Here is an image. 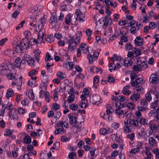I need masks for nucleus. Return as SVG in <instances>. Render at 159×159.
<instances>
[{"label":"nucleus","mask_w":159,"mask_h":159,"mask_svg":"<svg viewBox=\"0 0 159 159\" xmlns=\"http://www.w3.org/2000/svg\"><path fill=\"white\" fill-rule=\"evenodd\" d=\"M108 130H107L105 128H103L101 129L100 130L99 132L100 134H101L103 135H105L107 134Z\"/></svg>","instance_id":"32"},{"label":"nucleus","mask_w":159,"mask_h":159,"mask_svg":"<svg viewBox=\"0 0 159 159\" xmlns=\"http://www.w3.org/2000/svg\"><path fill=\"white\" fill-rule=\"evenodd\" d=\"M107 81L109 83H114L115 82V79L113 77L109 76L108 77Z\"/></svg>","instance_id":"56"},{"label":"nucleus","mask_w":159,"mask_h":159,"mask_svg":"<svg viewBox=\"0 0 159 159\" xmlns=\"http://www.w3.org/2000/svg\"><path fill=\"white\" fill-rule=\"evenodd\" d=\"M158 103H159V101L157 99L154 101L153 102H152L151 104V108L156 110V107H157L158 106Z\"/></svg>","instance_id":"15"},{"label":"nucleus","mask_w":159,"mask_h":159,"mask_svg":"<svg viewBox=\"0 0 159 159\" xmlns=\"http://www.w3.org/2000/svg\"><path fill=\"white\" fill-rule=\"evenodd\" d=\"M19 14V12L17 10H16L12 13L11 16L14 18H16Z\"/></svg>","instance_id":"53"},{"label":"nucleus","mask_w":159,"mask_h":159,"mask_svg":"<svg viewBox=\"0 0 159 159\" xmlns=\"http://www.w3.org/2000/svg\"><path fill=\"white\" fill-rule=\"evenodd\" d=\"M69 118V122L70 124H77L78 121L76 120V118L75 116L71 115V114H69L68 116Z\"/></svg>","instance_id":"6"},{"label":"nucleus","mask_w":159,"mask_h":159,"mask_svg":"<svg viewBox=\"0 0 159 159\" xmlns=\"http://www.w3.org/2000/svg\"><path fill=\"white\" fill-rule=\"evenodd\" d=\"M54 115H55V114L54 113V111L53 110H51L49 111L48 113V116L49 118L52 117Z\"/></svg>","instance_id":"64"},{"label":"nucleus","mask_w":159,"mask_h":159,"mask_svg":"<svg viewBox=\"0 0 159 159\" xmlns=\"http://www.w3.org/2000/svg\"><path fill=\"white\" fill-rule=\"evenodd\" d=\"M82 50L86 51V52H89L88 46L86 44L83 43L80 45V47Z\"/></svg>","instance_id":"19"},{"label":"nucleus","mask_w":159,"mask_h":159,"mask_svg":"<svg viewBox=\"0 0 159 159\" xmlns=\"http://www.w3.org/2000/svg\"><path fill=\"white\" fill-rule=\"evenodd\" d=\"M42 83L48 82V76L47 75L43 76L42 78Z\"/></svg>","instance_id":"41"},{"label":"nucleus","mask_w":159,"mask_h":159,"mask_svg":"<svg viewBox=\"0 0 159 159\" xmlns=\"http://www.w3.org/2000/svg\"><path fill=\"white\" fill-rule=\"evenodd\" d=\"M57 76L61 80L64 79L66 77V75L63 74L61 71H59L57 73Z\"/></svg>","instance_id":"17"},{"label":"nucleus","mask_w":159,"mask_h":159,"mask_svg":"<svg viewBox=\"0 0 159 159\" xmlns=\"http://www.w3.org/2000/svg\"><path fill=\"white\" fill-rule=\"evenodd\" d=\"M113 56L115 58L116 61H121V57L120 56H118L116 54H114Z\"/></svg>","instance_id":"60"},{"label":"nucleus","mask_w":159,"mask_h":159,"mask_svg":"<svg viewBox=\"0 0 159 159\" xmlns=\"http://www.w3.org/2000/svg\"><path fill=\"white\" fill-rule=\"evenodd\" d=\"M17 110H18V113L19 114L22 115V114H23L25 112V110L24 109H23L21 108H20V107L18 108L17 109Z\"/></svg>","instance_id":"49"},{"label":"nucleus","mask_w":159,"mask_h":159,"mask_svg":"<svg viewBox=\"0 0 159 159\" xmlns=\"http://www.w3.org/2000/svg\"><path fill=\"white\" fill-rule=\"evenodd\" d=\"M54 37L57 38L58 39H61L62 38V36L61 34L59 33L57 34L55 33L54 34Z\"/></svg>","instance_id":"47"},{"label":"nucleus","mask_w":159,"mask_h":159,"mask_svg":"<svg viewBox=\"0 0 159 159\" xmlns=\"http://www.w3.org/2000/svg\"><path fill=\"white\" fill-rule=\"evenodd\" d=\"M13 132L11 129H7L6 131V133L4 135L6 136H10L12 134Z\"/></svg>","instance_id":"36"},{"label":"nucleus","mask_w":159,"mask_h":159,"mask_svg":"<svg viewBox=\"0 0 159 159\" xmlns=\"http://www.w3.org/2000/svg\"><path fill=\"white\" fill-rule=\"evenodd\" d=\"M52 106V108L55 110H58L60 108V105L57 103H53Z\"/></svg>","instance_id":"39"},{"label":"nucleus","mask_w":159,"mask_h":159,"mask_svg":"<svg viewBox=\"0 0 159 159\" xmlns=\"http://www.w3.org/2000/svg\"><path fill=\"white\" fill-rule=\"evenodd\" d=\"M134 137L135 134L133 133L131 134H129L126 136V137L128 139H129L131 141L134 140Z\"/></svg>","instance_id":"31"},{"label":"nucleus","mask_w":159,"mask_h":159,"mask_svg":"<svg viewBox=\"0 0 159 159\" xmlns=\"http://www.w3.org/2000/svg\"><path fill=\"white\" fill-rule=\"evenodd\" d=\"M153 74L151 75L150 78H151V80L150 82L153 84H157L158 83V81L159 80V77H157L154 76H153Z\"/></svg>","instance_id":"9"},{"label":"nucleus","mask_w":159,"mask_h":159,"mask_svg":"<svg viewBox=\"0 0 159 159\" xmlns=\"http://www.w3.org/2000/svg\"><path fill=\"white\" fill-rule=\"evenodd\" d=\"M53 58H52L51 57V56L50 55L49 53L47 52L46 53V56L45 58V60L46 61H50V60L53 59Z\"/></svg>","instance_id":"33"},{"label":"nucleus","mask_w":159,"mask_h":159,"mask_svg":"<svg viewBox=\"0 0 159 159\" xmlns=\"http://www.w3.org/2000/svg\"><path fill=\"white\" fill-rule=\"evenodd\" d=\"M92 56L91 54H89L87 55V58L89 59V63L90 64H91L93 63V59Z\"/></svg>","instance_id":"34"},{"label":"nucleus","mask_w":159,"mask_h":159,"mask_svg":"<svg viewBox=\"0 0 159 159\" xmlns=\"http://www.w3.org/2000/svg\"><path fill=\"white\" fill-rule=\"evenodd\" d=\"M102 115H104V116L103 117V119L107 120H110V116H109V115L105 113H101L100 114V116L102 117Z\"/></svg>","instance_id":"29"},{"label":"nucleus","mask_w":159,"mask_h":159,"mask_svg":"<svg viewBox=\"0 0 159 159\" xmlns=\"http://www.w3.org/2000/svg\"><path fill=\"white\" fill-rule=\"evenodd\" d=\"M118 102H116L115 103L116 107L117 108L115 110V112L117 114L119 115H121L124 114V111L122 110H120L121 107H117Z\"/></svg>","instance_id":"7"},{"label":"nucleus","mask_w":159,"mask_h":159,"mask_svg":"<svg viewBox=\"0 0 159 159\" xmlns=\"http://www.w3.org/2000/svg\"><path fill=\"white\" fill-rule=\"evenodd\" d=\"M132 48V45L130 43H127L125 46V49L126 51L130 50Z\"/></svg>","instance_id":"40"},{"label":"nucleus","mask_w":159,"mask_h":159,"mask_svg":"<svg viewBox=\"0 0 159 159\" xmlns=\"http://www.w3.org/2000/svg\"><path fill=\"white\" fill-rule=\"evenodd\" d=\"M7 76L8 78L10 80L13 79L15 78V76L13 75V73L11 72V70L10 72L7 74Z\"/></svg>","instance_id":"28"},{"label":"nucleus","mask_w":159,"mask_h":159,"mask_svg":"<svg viewBox=\"0 0 159 159\" xmlns=\"http://www.w3.org/2000/svg\"><path fill=\"white\" fill-rule=\"evenodd\" d=\"M45 30L43 28H41L39 31L38 35V39H41V40H43L44 35L45 34Z\"/></svg>","instance_id":"8"},{"label":"nucleus","mask_w":159,"mask_h":159,"mask_svg":"<svg viewBox=\"0 0 159 159\" xmlns=\"http://www.w3.org/2000/svg\"><path fill=\"white\" fill-rule=\"evenodd\" d=\"M75 95L73 94H71L67 98V101L68 102L70 103L74 101L75 99Z\"/></svg>","instance_id":"24"},{"label":"nucleus","mask_w":159,"mask_h":159,"mask_svg":"<svg viewBox=\"0 0 159 159\" xmlns=\"http://www.w3.org/2000/svg\"><path fill=\"white\" fill-rule=\"evenodd\" d=\"M149 144L152 146L155 145L157 143L156 140L152 137H151L149 139Z\"/></svg>","instance_id":"18"},{"label":"nucleus","mask_w":159,"mask_h":159,"mask_svg":"<svg viewBox=\"0 0 159 159\" xmlns=\"http://www.w3.org/2000/svg\"><path fill=\"white\" fill-rule=\"evenodd\" d=\"M27 62L28 65L31 66H34L36 64L34 58L32 57H31Z\"/></svg>","instance_id":"16"},{"label":"nucleus","mask_w":159,"mask_h":159,"mask_svg":"<svg viewBox=\"0 0 159 159\" xmlns=\"http://www.w3.org/2000/svg\"><path fill=\"white\" fill-rule=\"evenodd\" d=\"M99 81V76L97 75L93 78V83L94 84H96Z\"/></svg>","instance_id":"62"},{"label":"nucleus","mask_w":159,"mask_h":159,"mask_svg":"<svg viewBox=\"0 0 159 159\" xmlns=\"http://www.w3.org/2000/svg\"><path fill=\"white\" fill-rule=\"evenodd\" d=\"M9 68L8 67L7 63H3L0 65V74L2 75H5L9 70Z\"/></svg>","instance_id":"2"},{"label":"nucleus","mask_w":159,"mask_h":159,"mask_svg":"<svg viewBox=\"0 0 159 159\" xmlns=\"http://www.w3.org/2000/svg\"><path fill=\"white\" fill-rule=\"evenodd\" d=\"M34 82H35L36 81L30 80L28 81V84L29 86L31 87H34V86L33 84Z\"/></svg>","instance_id":"51"},{"label":"nucleus","mask_w":159,"mask_h":159,"mask_svg":"<svg viewBox=\"0 0 159 159\" xmlns=\"http://www.w3.org/2000/svg\"><path fill=\"white\" fill-rule=\"evenodd\" d=\"M53 36H51V35L50 36H49L46 39V40L49 43H51L53 41Z\"/></svg>","instance_id":"54"},{"label":"nucleus","mask_w":159,"mask_h":159,"mask_svg":"<svg viewBox=\"0 0 159 159\" xmlns=\"http://www.w3.org/2000/svg\"><path fill=\"white\" fill-rule=\"evenodd\" d=\"M46 19L43 17L40 19V20L38 21V29H37L36 26L35 27V30L36 32H38V30H39L40 28V27H41V28H43L45 24L46 23Z\"/></svg>","instance_id":"4"},{"label":"nucleus","mask_w":159,"mask_h":159,"mask_svg":"<svg viewBox=\"0 0 159 159\" xmlns=\"http://www.w3.org/2000/svg\"><path fill=\"white\" fill-rule=\"evenodd\" d=\"M9 116L11 119L17 121L18 120V115L17 114L14 113L12 114H9Z\"/></svg>","instance_id":"20"},{"label":"nucleus","mask_w":159,"mask_h":159,"mask_svg":"<svg viewBox=\"0 0 159 159\" xmlns=\"http://www.w3.org/2000/svg\"><path fill=\"white\" fill-rule=\"evenodd\" d=\"M130 120L129 121V123H131V124L133 125H135V126H138V125L139 121L137 120L133 119Z\"/></svg>","instance_id":"27"},{"label":"nucleus","mask_w":159,"mask_h":159,"mask_svg":"<svg viewBox=\"0 0 159 159\" xmlns=\"http://www.w3.org/2000/svg\"><path fill=\"white\" fill-rule=\"evenodd\" d=\"M30 56L26 54H25L23 57V60L27 61L30 59Z\"/></svg>","instance_id":"44"},{"label":"nucleus","mask_w":159,"mask_h":159,"mask_svg":"<svg viewBox=\"0 0 159 159\" xmlns=\"http://www.w3.org/2000/svg\"><path fill=\"white\" fill-rule=\"evenodd\" d=\"M24 143L26 144H29L31 143V138L30 137L27 135L25 136L24 139Z\"/></svg>","instance_id":"10"},{"label":"nucleus","mask_w":159,"mask_h":159,"mask_svg":"<svg viewBox=\"0 0 159 159\" xmlns=\"http://www.w3.org/2000/svg\"><path fill=\"white\" fill-rule=\"evenodd\" d=\"M124 131L127 133H129L131 131V129H130L129 126L126 125V126L124 127Z\"/></svg>","instance_id":"42"},{"label":"nucleus","mask_w":159,"mask_h":159,"mask_svg":"<svg viewBox=\"0 0 159 159\" xmlns=\"http://www.w3.org/2000/svg\"><path fill=\"white\" fill-rule=\"evenodd\" d=\"M140 98V96L139 94L135 93L132 94L130 96V98L133 100L134 99L135 100H138Z\"/></svg>","instance_id":"21"},{"label":"nucleus","mask_w":159,"mask_h":159,"mask_svg":"<svg viewBox=\"0 0 159 159\" xmlns=\"http://www.w3.org/2000/svg\"><path fill=\"white\" fill-rule=\"evenodd\" d=\"M142 69V67L140 64L134 65L133 67V69L137 71L141 70Z\"/></svg>","instance_id":"26"},{"label":"nucleus","mask_w":159,"mask_h":159,"mask_svg":"<svg viewBox=\"0 0 159 159\" xmlns=\"http://www.w3.org/2000/svg\"><path fill=\"white\" fill-rule=\"evenodd\" d=\"M110 7L109 6H107L106 7V13H107L108 15L109 16H111V11H109V10L110 9Z\"/></svg>","instance_id":"52"},{"label":"nucleus","mask_w":159,"mask_h":159,"mask_svg":"<svg viewBox=\"0 0 159 159\" xmlns=\"http://www.w3.org/2000/svg\"><path fill=\"white\" fill-rule=\"evenodd\" d=\"M78 106L77 105H75L74 104H71L70 106V108L72 110H75L78 109Z\"/></svg>","instance_id":"35"},{"label":"nucleus","mask_w":159,"mask_h":159,"mask_svg":"<svg viewBox=\"0 0 159 159\" xmlns=\"http://www.w3.org/2000/svg\"><path fill=\"white\" fill-rule=\"evenodd\" d=\"M75 13L77 16V17L75 18L76 20H79L80 22H81V21L82 22L84 21V15L83 14L79 9H76Z\"/></svg>","instance_id":"3"},{"label":"nucleus","mask_w":159,"mask_h":159,"mask_svg":"<svg viewBox=\"0 0 159 159\" xmlns=\"http://www.w3.org/2000/svg\"><path fill=\"white\" fill-rule=\"evenodd\" d=\"M118 154V151L117 150H115L111 152V156L112 157H115L117 156Z\"/></svg>","instance_id":"50"},{"label":"nucleus","mask_w":159,"mask_h":159,"mask_svg":"<svg viewBox=\"0 0 159 159\" xmlns=\"http://www.w3.org/2000/svg\"><path fill=\"white\" fill-rule=\"evenodd\" d=\"M135 87V88H134V89L136 91H141V90L143 89V88L141 86V85H138Z\"/></svg>","instance_id":"38"},{"label":"nucleus","mask_w":159,"mask_h":159,"mask_svg":"<svg viewBox=\"0 0 159 159\" xmlns=\"http://www.w3.org/2000/svg\"><path fill=\"white\" fill-rule=\"evenodd\" d=\"M143 146V144L141 142H139V144L136 145V149L139 151V152L140 151V149L141 148H142V147Z\"/></svg>","instance_id":"59"},{"label":"nucleus","mask_w":159,"mask_h":159,"mask_svg":"<svg viewBox=\"0 0 159 159\" xmlns=\"http://www.w3.org/2000/svg\"><path fill=\"white\" fill-rule=\"evenodd\" d=\"M95 151H96V149L94 148L93 149V150H92L90 151V153L91 154V159H93Z\"/></svg>","instance_id":"48"},{"label":"nucleus","mask_w":159,"mask_h":159,"mask_svg":"<svg viewBox=\"0 0 159 159\" xmlns=\"http://www.w3.org/2000/svg\"><path fill=\"white\" fill-rule=\"evenodd\" d=\"M69 38H70V39L69 40V48L70 47L71 45L73 43H75V38L74 37H71L70 36Z\"/></svg>","instance_id":"30"},{"label":"nucleus","mask_w":159,"mask_h":159,"mask_svg":"<svg viewBox=\"0 0 159 159\" xmlns=\"http://www.w3.org/2000/svg\"><path fill=\"white\" fill-rule=\"evenodd\" d=\"M37 71L36 70H32L29 72V76H33L36 74Z\"/></svg>","instance_id":"61"},{"label":"nucleus","mask_w":159,"mask_h":159,"mask_svg":"<svg viewBox=\"0 0 159 159\" xmlns=\"http://www.w3.org/2000/svg\"><path fill=\"white\" fill-rule=\"evenodd\" d=\"M112 23V19L110 17L107 22L104 23L103 27L105 29L107 26H110Z\"/></svg>","instance_id":"13"},{"label":"nucleus","mask_w":159,"mask_h":159,"mask_svg":"<svg viewBox=\"0 0 159 159\" xmlns=\"http://www.w3.org/2000/svg\"><path fill=\"white\" fill-rule=\"evenodd\" d=\"M76 153L75 152H71L68 155V157L71 159H76Z\"/></svg>","instance_id":"23"},{"label":"nucleus","mask_w":159,"mask_h":159,"mask_svg":"<svg viewBox=\"0 0 159 159\" xmlns=\"http://www.w3.org/2000/svg\"><path fill=\"white\" fill-rule=\"evenodd\" d=\"M14 94V92L11 89H8L7 92L6 97L7 98L11 97Z\"/></svg>","instance_id":"11"},{"label":"nucleus","mask_w":159,"mask_h":159,"mask_svg":"<svg viewBox=\"0 0 159 159\" xmlns=\"http://www.w3.org/2000/svg\"><path fill=\"white\" fill-rule=\"evenodd\" d=\"M136 23V21L135 20H132L130 22L128 23V25L127 27H129L132 26L134 25Z\"/></svg>","instance_id":"57"},{"label":"nucleus","mask_w":159,"mask_h":159,"mask_svg":"<svg viewBox=\"0 0 159 159\" xmlns=\"http://www.w3.org/2000/svg\"><path fill=\"white\" fill-rule=\"evenodd\" d=\"M57 22V18L53 15L51 17L49 20V22L52 24H56Z\"/></svg>","instance_id":"14"},{"label":"nucleus","mask_w":159,"mask_h":159,"mask_svg":"<svg viewBox=\"0 0 159 159\" xmlns=\"http://www.w3.org/2000/svg\"><path fill=\"white\" fill-rule=\"evenodd\" d=\"M143 81V80L142 78H138L135 80L131 82V86L133 87H134L137 86L138 85H141V83Z\"/></svg>","instance_id":"5"},{"label":"nucleus","mask_w":159,"mask_h":159,"mask_svg":"<svg viewBox=\"0 0 159 159\" xmlns=\"http://www.w3.org/2000/svg\"><path fill=\"white\" fill-rule=\"evenodd\" d=\"M75 68L78 72L81 73L82 71V69L79 65H75Z\"/></svg>","instance_id":"43"},{"label":"nucleus","mask_w":159,"mask_h":159,"mask_svg":"<svg viewBox=\"0 0 159 159\" xmlns=\"http://www.w3.org/2000/svg\"><path fill=\"white\" fill-rule=\"evenodd\" d=\"M119 126V124L116 122L113 123L111 125V127L115 129H117V128H118Z\"/></svg>","instance_id":"55"},{"label":"nucleus","mask_w":159,"mask_h":159,"mask_svg":"<svg viewBox=\"0 0 159 159\" xmlns=\"http://www.w3.org/2000/svg\"><path fill=\"white\" fill-rule=\"evenodd\" d=\"M121 40L122 42H127L128 40V38L125 36H123L121 38Z\"/></svg>","instance_id":"63"},{"label":"nucleus","mask_w":159,"mask_h":159,"mask_svg":"<svg viewBox=\"0 0 159 159\" xmlns=\"http://www.w3.org/2000/svg\"><path fill=\"white\" fill-rule=\"evenodd\" d=\"M54 117L55 118H59L61 115V113L60 111H57L55 113Z\"/></svg>","instance_id":"45"},{"label":"nucleus","mask_w":159,"mask_h":159,"mask_svg":"<svg viewBox=\"0 0 159 159\" xmlns=\"http://www.w3.org/2000/svg\"><path fill=\"white\" fill-rule=\"evenodd\" d=\"M15 82L16 83V85L18 86H20L22 84V77H20L19 79H16Z\"/></svg>","instance_id":"22"},{"label":"nucleus","mask_w":159,"mask_h":159,"mask_svg":"<svg viewBox=\"0 0 159 159\" xmlns=\"http://www.w3.org/2000/svg\"><path fill=\"white\" fill-rule=\"evenodd\" d=\"M71 14H68L67 15V16L66 17L65 19V22L67 24H69L71 21L70 20Z\"/></svg>","instance_id":"25"},{"label":"nucleus","mask_w":159,"mask_h":159,"mask_svg":"<svg viewBox=\"0 0 159 159\" xmlns=\"http://www.w3.org/2000/svg\"><path fill=\"white\" fill-rule=\"evenodd\" d=\"M28 39L27 38L22 39L19 44L13 45V47L14 50L17 52L23 53L25 51L27 48H30V45L28 43Z\"/></svg>","instance_id":"1"},{"label":"nucleus","mask_w":159,"mask_h":159,"mask_svg":"<svg viewBox=\"0 0 159 159\" xmlns=\"http://www.w3.org/2000/svg\"><path fill=\"white\" fill-rule=\"evenodd\" d=\"M86 35L87 36H90L92 34V31L90 29H88L85 31Z\"/></svg>","instance_id":"46"},{"label":"nucleus","mask_w":159,"mask_h":159,"mask_svg":"<svg viewBox=\"0 0 159 159\" xmlns=\"http://www.w3.org/2000/svg\"><path fill=\"white\" fill-rule=\"evenodd\" d=\"M145 97L146 100L148 102L151 101L152 98L150 94L149 93H146L145 94Z\"/></svg>","instance_id":"37"},{"label":"nucleus","mask_w":159,"mask_h":159,"mask_svg":"<svg viewBox=\"0 0 159 159\" xmlns=\"http://www.w3.org/2000/svg\"><path fill=\"white\" fill-rule=\"evenodd\" d=\"M148 19H149V17H147V15L146 14L143 17V23H147L149 22V20Z\"/></svg>","instance_id":"58"},{"label":"nucleus","mask_w":159,"mask_h":159,"mask_svg":"<svg viewBox=\"0 0 159 159\" xmlns=\"http://www.w3.org/2000/svg\"><path fill=\"white\" fill-rule=\"evenodd\" d=\"M22 62V61H21L20 58L19 57H17L15 60L14 65L16 67L19 68L20 66L21 63Z\"/></svg>","instance_id":"12"}]
</instances>
